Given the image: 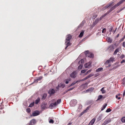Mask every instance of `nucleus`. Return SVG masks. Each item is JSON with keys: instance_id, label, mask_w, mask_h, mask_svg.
<instances>
[{"instance_id": "f257e3e1", "label": "nucleus", "mask_w": 125, "mask_h": 125, "mask_svg": "<svg viewBox=\"0 0 125 125\" xmlns=\"http://www.w3.org/2000/svg\"><path fill=\"white\" fill-rule=\"evenodd\" d=\"M125 1V0H121L117 3L114 6L112 7L108 11H107L106 14L109 13L110 12L115 9L116 8L118 7L120 5Z\"/></svg>"}, {"instance_id": "f03ea898", "label": "nucleus", "mask_w": 125, "mask_h": 125, "mask_svg": "<svg viewBox=\"0 0 125 125\" xmlns=\"http://www.w3.org/2000/svg\"><path fill=\"white\" fill-rule=\"evenodd\" d=\"M115 49V47L114 45L111 44L108 46L106 48L105 51L108 52L109 53H110L113 52Z\"/></svg>"}, {"instance_id": "7ed1b4c3", "label": "nucleus", "mask_w": 125, "mask_h": 125, "mask_svg": "<svg viewBox=\"0 0 125 125\" xmlns=\"http://www.w3.org/2000/svg\"><path fill=\"white\" fill-rule=\"evenodd\" d=\"M85 53L86 56H88L90 58H93L94 57V54L91 53L89 52L88 51H85Z\"/></svg>"}, {"instance_id": "20e7f679", "label": "nucleus", "mask_w": 125, "mask_h": 125, "mask_svg": "<svg viewBox=\"0 0 125 125\" xmlns=\"http://www.w3.org/2000/svg\"><path fill=\"white\" fill-rule=\"evenodd\" d=\"M114 61V58L113 57H110L109 60H107L105 62V64H107L110 63V62H113Z\"/></svg>"}, {"instance_id": "39448f33", "label": "nucleus", "mask_w": 125, "mask_h": 125, "mask_svg": "<svg viewBox=\"0 0 125 125\" xmlns=\"http://www.w3.org/2000/svg\"><path fill=\"white\" fill-rule=\"evenodd\" d=\"M55 93V91L53 89H50L48 92V93L50 94V96H51L52 95H53Z\"/></svg>"}, {"instance_id": "423d86ee", "label": "nucleus", "mask_w": 125, "mask_h": 125, "mask_svg": "<svg viewBox=\"0 0 125 125\" xmlns=\"http://www.w3.org/2000/svg\"><path fill=\"white\" fill-rule=\"evenodd\" d=\"M57 105V102L52 103L49 105V106L50 107L52 108L56 106Z\"/></svg>"}, {"instance_id": "0eeeda50", "label": "nucleus", "mask_w": 125, "mask_h": 125, "mask_svg": "<svg viewBox=\"0 0 125 125\" xmlns=\"http://www.w3.org/2000/svg\"><path fill=\"white\" fill-rule=\"evenodd\" d=\"M77 101L75 99H74L71 102L70 104L71 105H72V104H73L72 105V106H74L77 104Z\"/></svg>"}, {"instance_id": "6e6552de", "label": "nucleus", "mask_w": 125, "mask_h": 125, "mask_svg": "<svg viewBox=\"0 0 125 125\" xmlns=\"http://www.w3.org/2000/svg\"><path fill=\"white\" fill-rule=\"evenodd\" d=\"M111 121V120L110 118L106 119L103 123V124L105 125Z\"/></svg>"}, {"instance_id": "1a4fd4ad", "label": "nucleus", "mask_w": 125, "mask_h": 125, "mask_svg": "<svg viewBox=\"0 0 125 125\" xmlns=\"http://www.w3.org/2000/svg\"><path fill=\"white\" fill-rule=\"evenodd\" d=\"M40 114V112L38 111H34L32 114L33 116H35L39 115Z\"/></svg>"}, {"instance_id": "9d476101", "label": "nucleus", "mask_w": 125, "mask_h": 125, "mask_svg": "<svg viewBox=\"0 0 125 125\" xmlns=\"http://www.w3.org/2000/svg\"><path fill=\"white\" fill-rule=\"evenodd\" d=\"M77 73L76 71H73L71 74H70V76L72 77L73 78H75L76 76Z\"/></svg>"}, {"instance_id": "9b49d317", "label": "nucleus", "mask_w": 125, "mask_h": 125, "mask_svg": "<svg viewBox=\"0 0 125 125\" xmlns=\"http://www.w3.org/2000/svg\"><path fill=\"white\" fill-rule=\"evenodd\" d=\"M90 108V106H88L86 109L82 112L81 114L80 115V116H82L83 115L84 113H86L87 112V111Z\"/></svg>"}, {"instance_id": "f8f14e48", "label": "nucleus", "mask_w": 125, "mask_h": 125, "mask_svg": "<svg viewBox=\"0 0 125 125\" xmlns=\"http://www.w3.org/2000/svg\"><path fill=\"white\" fill-rule=\"evenodd\" d=\"M66 41H70V40L72 38V36L70 34H68L66 36Z\"/></svg>"}, {"instance_id": "ddd939ff", "label": "nucleus", "mask_w": 125, "mask_h": 125, "mask_svg": "<svg viewBox=\"0 0 125 125\" xmlns=\"http://www.w3.org/2000/svg\"><path fill=\"white\" fill-rule=\"evenodd\" d=\"M65 44L66 46L65 47V49H66L68 46L71 45V43L70 42V41H66L65 42Z\"/></svg>"}, {"instance_id": "4468645a", "label": "nucleus", "mask_w": 125, "mask_h": 125, "mask_svg": "<svg viewBox=\"0 0 125 125\" xmlns=\"http://www.w3.org/2000/svg\"><path fill=\"white\" fill-rule=\"evenodd\" d=\"M96 120V118H94L90 122L88 125H93L94 123Z\"/></svg>"}, {"instance_id": "2eb2a0df", "label": "nucleus", "mask_w": 125, "mask_h": 125, "mask_svg": "<svg viewBox=\"0 0 125 125\" xmlns=\"http://www.w3.org/2000/svg\"><path fill=\"white\" fill-rule=\"evenodd\" d=\"M65 86V85L64 84H62V83H60L59 85H58L57 86V87H61L63 88Z\"/></svg>"}, {"instance_id": "dca6fc26", "label": "nucleus", "mask_w": 125, "mask_h": 125, "mask_svg": "<svg viewBox=\"0 0 125 125\" xmlns=\"http://www.w3.org/2000/svg\"><path fill=\"white\" fill-rule=\"evenodd\" d=\"M120 50V49L119 48H118L116 49L115 50L114 53V55H115L116 54L117 52H119Z\"/></svg>"}, {"instance_id": "f3484780", "label": "nucleus", "mask_w": 125, "mask_h": 125, "mask_svg": "<svg viewBox=\"0 0 125 125\" xmlns=\"http://www.w3.org/2000/svg\"><path fill=\"white\" fill-rule=\"evenodd\" d=\"M91 65V63L89 62L88 63L85 64L84 65V67L85 68H87L89 67Z\"/></svg>"}, {"instance_id": "a211bd4d", "label": "nucleus", "mask_w": 125, "mask_h": 125, "mask_svg": "<svg viewBox=\"0 0 125 125\" xmlns=\"http://www.w3.org/2000/svg\"><path fill=\"white\" fill-rule=\"evenodd\" d=\"M36 123L35 120L34 119H33L30 122L29 125H32V123L33 124H34Z\"/></svg>"}, {"instance_id": "6ab92c4d", "label": "nucleus", "mask_w": 125, "mask_h": 125, "mask_svg": "<svg viewBox=\"0 0 125 125\" xmlns=\"http://www.w3.org/2000/svg\"><path fill=\"white\" fill-rule=\"evenodd\" d=\"M47 95L46 93H44L43 94V95L42 96V97L41 99L42 100H45L46 97Z\"/></svg>"}, {"instance_id": "aec40b11", "label": "nucleus", "mask_w": 125, "mask_h": 125, "mask_svg": "<svg viewBox=\"0 0 125 125\" xmlns=\"http://www.w3.org/2000/svg\"><path fill=\"white\" fill-rule=\"evenodd\" d=\"M40 99L39 98H38L34 102V103L36 104H37L40 101Z\"/></svg>"}, {"instance_id": "412c9836", "label": "nucleus", "mask_w": 125, "mask_h": 125, "mask_svg": "<svg viewBox=\"0 0 125 125\" xmlns=\"http://www.w3.org/2000/svg\"><path fill=\"white\" fill-rule=\"evenodd\" d=\"M84 33V31H82L80 33L79 36V37L80 38H81L83 36Z\"/></svg>"}, {"instance_id": "4be33fe9", "label": "nucleus", "mask_w": 125, "mask_h": 125, "mask_svg": "<svg viewBox=\"0 0 125 125\" xmlns=\"http://www.w3.org/2000/svg\"><path fill=\"white\" fill-rule=\"evenodd\" d=\"M71 80L70 78L68 79H65L64 80V81L65 82V83L66 84H68L69 81H71Z\"/></svg>"}, {"instance_id": "5701e85b", "label": "nucleus", "mask_w": 125, "mask_h": 125, "mask_svg": "<svg viewBox=\"0 0 125 125\" xmlns=\"http://www.w3.org/2000/svg\"><path fill=\"white\" fill-rule=\"evenodd\" d=\"M121 94H117L115 96L116 98L118 100L120 99H121V97H118V96H120Z\"/></svg>"}, {"instance_id": "b1692460", "label": "nucleus", "mask_w": 125, "mask_h": 125, "mask_svg": "<svg viewBox=\"0 0 125 125\" xmlns=\"http://www.w3.org/2000/svg\"><path fill=\"white\" fill-rule=\"evenodd\" d=\"M103 68L102 67L99 68L97 69L96 71V72H100L101 71L103 70Z\"/></svg>"}, {"instance_id": "393cba45", "label": "nucleus", "mask_w": 125, "mask_h": 125, "mask_svg": "<svg viewBox=\"0 0 125 125\" xmlns=\"http://www.w3.org/2000/svg\"><path fill=\"white\" fill-rule=\"evenodd\" d=\"M107 105V104H105L103 106V107L101 109V110L102 111L106 107Z\"/></svg>"}, {"instance_id": "a878e982", "label": "nucleus", "mask_w": 125, "mask_h": 125, "mask_svg": "<svg viewBox=\"0 0 125 125\" xmlns=\"http://www.w3.org/2000/svg\"><path fill=\"white\" fill-rule=\"evenodd\" d=\"M112 41V40L110 38L108 37V42L111 43Z\"/></svg>"}, {"instance_id": "bb28decb", "label": "nucleus", "mask_w": 125, "mask_h": 125, "mask_svg": "<svg viewBox=\"0 0 125 125\" xmlns=\"http://www.w3.org/2000/svg\"><path fill=\"white\" fill-rule=\"evenodd\" d=\"M121 121L123 123L125 122V117H122L121 119Z\"/></svg>"}, {"instance_id": "cd10ccee", "label": "nucleus", "mask_w": 125, "mask_h": 125, "mask_svg": "<svg viewBox=\"0 0 125 125\" xmlns=\"http://www.w3.org/2000/svg\"><path fill=\"white\" fill-rule=\"evenodd\" d=\"M102 98H103V96L102 95H99L98 97V98L97 100V101L100 100V99H102Z\"/></svg>"}, {"instance_id": "c85d7f7f", "label": "nucleus", "mask_w": 125, "mask_h": 125, "mask_svg": "<svg viewBox=\"0 0 125 125\" xmlns=\"http://www.w3.org/2000/svg\"><path fill=\"white\" fill-rule=\"evenodd\" d=\"M78 82V81H77L76 82H74L73 83L69 86V87H70L72 86L73 85L77 83Z\"/></svg>"}, {"instance_id": "c756f323", "label": "nucleus", "mask_w": 125, "mask_h": 125, "mask_svg": "<svg viewBox=\"0 0 125 125\" xmlns=\"http://www.w3.org/2000/svg\"><path fill=\"white\" fill-rule=\"evenodd\" d=\"M101 91H102L103 94L105 92V91L104 89V87L102 88L101 90Z\"/></svg>"}, {"instance_id": "7c9ffc66", "label": "nucleus", "mask_w": 125, "mask_h": 125, "mask_svg": "<svg viewBox=\"0 0 125 125\" xmlns=\"http://www.w3.org/2000/svg\"><path fill=\"white\" fill-rule=\"evenodd\" d=\"M99 21V20L98 18H97L95 20L94 22V23L96 24Z\"/></svg>"}, {"instance_id": "2f4dec72", "label": "nucleus", "mask_w": 125, "mask_h": 125, "mask_svg": "<svg viewBox=\"0 0 125 125\" xmlns=\"http://www.w3.org/2000/svg\"><path fill=\"white\" fill-rule=\"evenodd\" d=\"M61 102V99H58L57 100V101L56 102L57 105L58 104H60Z\"/></svg>"}, {"instance_id": "473e14b6", "label": "nucleus", "mask_w": 125, "mask_h": 125, "mask_svg": "<svg viewBox=\"0 0 125 125\" xmlns=\"http://www.w3.org/2000/svg\"><path fill=\"white\" fill-rule=\"evenodd\" d=\"M49 123H50L53 124L54 122V121L52 119H50L49 121Z\"/></svg>"}, {"instance_id": "72a5a7b5", "label": "nucleus", "mask_w": 125, "mask_h": 125, "mask_svg": "<svg viewBox=\"0 0 125 125\" xmlns=\"http://www.w3.org/2000/svg\"><path fill=\"white\" fill-rule=\"evenodd\" d=\"M94 75V74H89L88 76H87V78H88H88H90L91 77L93 76Z\"/></svg>"}, {"instance_id": "f704fd0d", "label": "nucleus", "mask_w": 125, "mask_h": 125, "mask_svg": "<svg viewBox=\"0 0 125 125\" xmlns=\"http://www.w3.org/2000/svg\"><path fill=\"white\" fill-rule=\"evenodd\" d=\"M52 103H54L55 102H56V100L55 99H52L50 101Z\"/></svg>"}, {"instance_id": "c9c22d12", "label": "nucleus", "mask_w": 125, "mask_h": 125, "mask_svg": "<svg viewBox=\"0 0 125 125\" xmlns=\"http://www.w3.org/2000/svg\"><path fill=\"white\" fill-rule=\"evenodd\" d=\"M74 88V87L68 89L67 91H66V93H67L68 91L72 90Z\"/></svg>"}, {"instance_id": "e433bc0d", "label": "nucleus", "mask_w": 125, "mask_h": 125, "mask_svg": "<svg viewBox=\"0 0 125 125\" xmlns=\"http://www.w3.org/2000/svg\"><path fill=\"white\" fill-rule=\"evenodd\" d=\"M111 111V110L110 108H109L107 109V110H106V112H110Z\"/></svg>"}, {"instance_id": "4c0bfd02", "label": "nucleus", "mask_w": 125, "mask_h": 125, "mask_svg": "<svg viewBox=\"0 0 125 125\" xmlns=\"http://www.w3.org/2000/svg\"><path fill=\"white\" fill-rule=\"evenodd\" d=\"M106 29L105 28H104L103 30L102 31V32L103 33H105V32H106Z\"/></svg>"}, {"instance_id": "58836bf2", "label": "nucleus", "mask_w": 125, "mask_h": 125, "mask_svg": "<svg viewBox=\"0 0 125 125\" xmlns=\"http://www.w3.org/2000/svg\"><path fill=\"white\" fill-rule=\"evenodd\" d=\"M34 105V103L33 102L32 103H31L30 104V105L29 106V107H31L33 106Z\"/></svg>"}, {"instance_id": "ea45409f", "label": "nucleus", "mask_w": 125, "mask_h": 125, "mask_svg": "<svg viewBox=\"0 0 125 125\" xmlns=\"http://www.w3.org/2000/svg\"><path fill=\"white\" fill-rule=\"evenodd\" d=\"M42 78V76H40L37 79L38 81L40 80Z\"/></svg>"}, {"instance_id": "a19ab883", "label": "nucleus", "mask_w": 125, "mask_h": 125, "mask_svg": "<svg viewBox=\"0 0 125 125\" xmlns=\"http://www.w3.org/2000/svg\"><path fill=\"white\" fill-rule=\"evenodd\" d=\"M83 67V66L81 65H80L78 67V69H81Z\"/></svg>"}, {"instance_id": "79ce46f5", "label": "nucleus", "mask_w": 125, "mask_h": 125, "mask_svg": "<svg viewBox=\"0 0 125 125\" xmlns=\"http://www.w3.org/2000/svg\"><path fill=\"white\" fill-rule=\"evenodd\" d=\"M97 15L96 14H94L93 15V18H94V19H95L96 17H97Z\"/></svg>"}, {"instance_id": "37998d69", "label": "nucleus", "mask_w": 125, "mask_h": 125, "mask_svg": "<svg viewBox=\"0 0 125 125\" xmlns=\"http://www.w3.org/2000/svg\"><path fill=\"white\" fill-rule=\"evenodd\" d=\"M26 111L28 113H30L31 112V110L30 108H28L27 109Z\"/></svg>"}, {"instance_id": "c03bdc74", "label": "nucleus", "mask_w": 125, "mask_h": 125, "mask_svg": "<svg viewBox=\"0 0 125 125\" xmlns=\"http://www.w3.org/2000/svg\"><path fill=\"white\" fill-rule=\"evenodd\" d=\"M86 71V70H82L81 71V73H84Z\"/></svg>"}, {"instance_id": "a18cd8bd", "label": "nucleus", "mask_w": 125, "mask_h": 125, "mask_svg": "<svg viewBox=\"0 0 125 125\" xmlns=\"http://www.w3.org/2000/svg\"><path fill=\"white\" fill-rule=\"evenodd\" d=\"M125 38V36L123 38H122L120 40V42H121L123 41L124 40V39Z\"/></svg>"}, {"instance_id": "49530a36", "label": "nucleus", "mask_w": 125, "mask_h": 125, "mask_svg": "<svg viewBox=\"0 0 125 125\" xmlns=\"http://www.w3.org/2000/svg\"><path fill=\"white\" fill-rule=\"evenodd\" d=\"M125 57V55H124L123 54L121 55V56H120V58H121L122 59V58H124Z\"/></svg>"}, {"instance_id": "de8ad7c7", "label": "nucleus", "mask_w": 125, "mask_h": 125, "mask_svg": "<svg viewBox=\"0 0 125 125\" xmlns=\"http://www.w3.org/2000/svg\"><path fill=\"white\" fill-rule=\"evenodd\" d=\"M41 107H42V109H45L46 107V106H41Z\"/></svg>"}, {"instance_id": "09e8293b", "label": "nucleus", "mask_w": 125, "mask_h": 125, "mask_svg": "<svg viewBox=\"0 0 125 125\" xmlns=\"http://www.w3.org/2000/svg\"><path fill=\"white\" fill-rule=\"evenodd\" d=\"M38 80H37V79L36 80H34V83H37L38 82Z\"/></svg>"}, {"instance_id": "8fccbe9b", "label": "nucleus", "mask_w": 125, "mask_h": 125, "mask_svg": "<svg viewBox=\"0 0 125 125\" xmlns=\"http://www.w3.org/2000/svg\"><path fill=\"white\" fill-rule=\"evenodd\" d=\"M125 62V60H123L121 62V63H122Z\"/></svg>"}, {"instance_id": "3c124183", "label": "nucleus", "mask_w": 125, "mask_h": 125, "mask_svg": "<svg viewBox=\"0 0 125 125\" xmlns=\"http://www.w3.org/2000/svg\"><path fill=\"white\" fill-rule=\"evenodd\" d=\"M73 123V122L72 121H70V123L68 124V125H71Z\"/></svg>"}, {"instance_id": "603ef678", "label": "nucleus", "mask_w": 125, "mask_h": 125, "mask_svg": "<svg viewBox=\"0 0 125 125\" xmlns=\"http://www.w3.org/2000/svg\"><path fill=\"white\" fill-rule=\"evenodd\" d=\"M101 118H102V116H99L98 118V119H99V120H101Z\"/></svg>"}, {"instance_id": "864d4df0", "label": "nucleus", "mask_w": 125, "mask_h": 125, "mask_svg": "<svg viewBox=\"0 0 125 125\" xmlns=\"http://www.w3.org/2000/svg\"><path fill=\"white\" fill-rule=\"evenodd\" d=\"M122 10H123V9H120V10H118V11H117V13H119V12H120V11H122Z\"/></svg>"}, {"instance_id": "5fc2aeb1", "label": "nucleus", "mask_w": 125, "mask_h": 125, "mask_svg": "<svg viewBox=\"0 0 125 125\" xmlns=\"http://www.w3.org/2000/svg\"><path fill=\"white\" fill-rule=\"evenodd\" d=\"M88 79V78H87V76H86V77L84 78L83 79V80H85L87 79Z\"/></svg>"}, {"instance_id": "6e6d98bb", "label": "nucleus", "mask_w": 125, "mask_h": 125, "mask_svg": "<svg viewBox=\"0 0 125 125\" xmlns=\"http://www.w3.org/2000/svg\"><path fill=\"white\" fill-rule=\"evenodd\" d=\"M92 71V70H88V71L87 72V73H90L91 71Z\"/></svg>"}, {"instance_id": "4d7b16f0", "label": "nucleus", "mask_w": 125, "mask_h": 125, "mask_svg": "<svg viewBox=\"0 0 125 125\" xmlns=\"http://www.w3.org/2000/svg\"><path fill=\"white\" fill-rule=\"evenodd\" d=\"M123 46L125 47V42H124L123 43Z\"/></svg>"}, {"instance_id": "13d9d810", "label": "nucleus", "mask_w": 125, "mask_h": 125, "mask_svg": "<svg viewBox=\"0 0 125 125\" xmlns=\"http://www.w3.org/2000/svg\"><path fill=\"white\" fill-rule=\"evenodd\" d=\"M103 17H104V16H101V17H100L99 18V20H102V18H103Z\"/></svg>"}, {"instance_id": "bf43d9fd", "label": "nucleus", "mask_w": 125, "mask_h": 125, "mask_svg": "<svg viewBox=\"0 0 125 125\" xmlns=\"http://www.w3.org/2000/svg\"><path fill=\"white\" fill-rule=\"evenodd\" d=\"M123 96H124L125 95V90L124 91L123 94Z\"/></svg>"}, {"instance_id": "052dcab7", "label": "nucleus", "mask_w": 125, "mask_h": 125, "mask_svg": "<svg viewBox=\"0 0 125 125\" xmlns=\"http://www.w3.org/2000/svg\"><path fill=\"white\" fill-rule=\"evenodd\" d=\"M110 6V5H109L108 6V5H107V6H106V8H108L109 6Z\"/></svg>"}, {"instance_id": "680f3d73", "label": "nucleus", "mask_w": 125, "mask_h": 125, "mask_svg": "<svg viewBox=\"0 0 125 125\" xmlns=\"http://www.w3.org/2000/svg\"><path fill=\"white\" fill-rule=\"evenodd\" d=\"M66 91L65 92H64L63 93V94H65L66 93H66Z\"/></svg>"}, {"instance_id": "e2e57ef3", "label": "nucleus", "mask_w": 125, "mask_h": 125, "mask_svg": "<svg viewBox=\"0 0 125 125\" xmlns=\"http://www.w3.org/2000/svg\"><path fill=\"white\" fill-rule=\"evenodd\" d=\"M113 28L112 27H111V30L110 31H111L112 30Z\"/></svg>"}, {"instance_id": "0e129e2a", "label": "nucleus", "mask_w": 125, "mask_h": 125, "mask_svg": "<svg viewBox=\"0 0 125 125\" xmlns=\"http://www.w3.org/2000/svg\"><path fill=\"white\" fill-rule=\"evenodd\" d=\"M89 91V90H86V92H88Z\"/></svg>"}, {"instance_id": "69168bd1", "label": "nucleus", "mask_w": 125, "mask_h": 125, "mask_svg": "<svg viewBox=\"0 0 125 125\" xmlns=\"http://www.w3.org/2000/svg\"><path fill=\"white\" fill-rule=\"evenodd\" d=\"M119 36V34H118L117 35V37H118Z\"/></svg>"}, {"instance_id": "338daca9", "label": "nucleus", "mask_w": 125, "mask_h": 125, "mask_svg": "<svg viewBox=\"0 0 125 125\" xmlns=\"http://www.w3.org/2000/svg\"><path fill=\"white\" fill-rule=\"evenodd\" d=\"M110 66H111V65H110V64H109V65L108 67H110Z\"/></svg>"}, {"instance_id": "774afa93", "label": "nucleus", "mask_w": 125, "mask_h": 125, "mask_svg": "<svg viewBox=\"0 0 125 125\" xmlns=\"http://www.w3.org/2000/svg\"><path fill=\"white\" fill-rule=\"evenodd\" d=\"M88 73H87V72H86L85 73V75H87Z\"/></svg>"}]
</instances>
